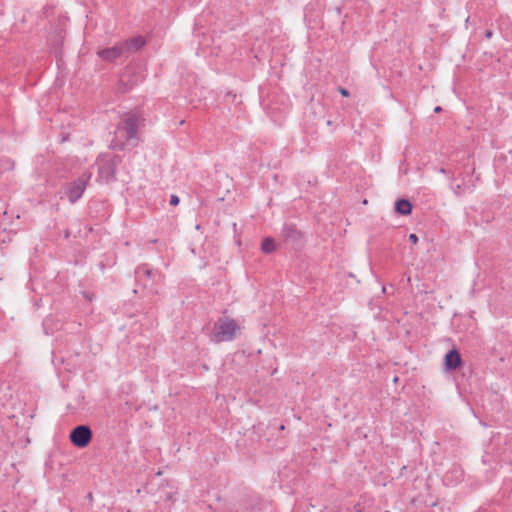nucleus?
<instances>
[{"label": "nucleus", "instance_id": "nucleus-17", "mask_svg": "<svg viewBox=\"0 0 512 512\" xmlns=\"http://www.w3.org/2000/svg\"><path fill=\"white\" fill-rule=\"evenodd\" d=\"M338 92H339L343 97H349V96H350V92H349L346 88L339 87V88H338Z\"/></svg>", "mask_w": 512, "mask_h": 512}, {"label": "nucleus", "instance_id": "nucleus-4", "mask_svg": "<svg viewBox=\"0 0 512 512\" xmlns=\"http://www.w3.org/2000/svg\"><path fill=\"white\" fill-rule=\"evenodd\" d=\"M122 156L109 153L100 154L97 158L98 177L106 183L116 179L118 166L122 163Z\"/></svg>", "mask_w": 512, "mask_h": 512}, {"label": "nucleus", "instance_id": "nucleus-9", "mask_svg": "<svg viewBox=\"0 0 512 512\" xmlns=\"http://www.w3.org/2000/svg\"><path fill=\"white\" fill-rule=\"evenodd\" d=\"M97 55L103 61H106V62H114L116 59L126 56L121 42L116 43L112 47L98 50Z\"/></svg>", "mask_w": 512, "mask_h": 512}, {"label": "nucleus", "instance_id": "nucleus-16", "mask_svg": "<svg viewBox=\"0 0 512 512\" xmlns=\"http://www.w3.org/2000/svg\"><path fill=\"white\" fill-rule=\"evenodd\" d=\"M354 512H369V511H366L365 507L362 504L357 503L354 505Z\"/></svg>", "mask_w": 512, "mask_h": 512}, {"label": "nucleus", "instance_id": "nucleus-10", "mask_svg": "<svg viewBox=\"0 0 512 512\" xmlns=\"http://www.w3.org/2000/svg\"><path fill=\"white\" fill-rule=\"evenodd\" d=\"M463 364L460 352L453 348L449 350L444 356V367L446 371L452 372L459 369Z\"/></svg>", "mask_w": 512, "mask_h": 512}, {"label": "nucleus", "instance_id": "nucleus-22", "mask_svg": "<svg viewBox=\"0 0 512 512\" xmlns=\"http://www.w3.org/2000/svg\"><path fill=\"white\" fill-rule=\"evenodd\" d=\"M284 428H285V426H284V425H281V426H280V430H283Z\"/></svg>", "mask_w": 512, "mask_h": 512}, {"label": "nucleus", "instance_id": "nucleus-14", "mask_svg": "<svg viewBox=\"0 0 512 512\" xmlns=\"http://www.w3.org/2000/svg\"><path fill=\"white\" fill-rule=\"evenodd\" d=\"M276 250V243L272 237H266L261 243V251L264 254H271Z\"/></svg>", "mask_w": 512, "mask_h": 512}, {"label": "nucleus", "instance_id": "nucleus-15", "mask_svg": "<svg viewBox=\"0 0 512 512\" xmlns=\"http://www.w3.org/2000/svg\"><path fill=\"white\" fill-rule=\"evenodd\" d=\"M179 202H180V199L177 195H175V194L171 195L170 201H169L170 205L176 206L179 204Z\"/></svg>", "mask_w": 512, "mask_h": 512}, {"label": "nucleus", "instance_id": "nucleus-13", "mask_svg": "<svg viewBox=\"0 0 512 512\" xmlns=\"http://www.w3.org/2000/svg\"><path fill=\"white\" fill-rule=\"evenodd\" d=\"M394 210L399 215L408 216L412 213L413 204L406 198H400L396 200Z\"/></svg>", "mask_w": 512, "mask_h": 512}, {"label": "nucleus", "instance_id": "nucleus-5", "mask_svg": "<svg viewBox=\"0 0 512 512\" xmlns=\"http://www.w3.org/2000/svg\"><path fill=\"white\" fill-rule=\"evenodd\" d=\"M144 79L143 72L140 67L136 65H127L119 76L117 84V92L125 94L131 91Z\"/></svg>", "mask_w": 512, "mask_h": 512}, {"label": "nucleus", "instance_id": "nucleus-7", "mask_svg": "<svg viewBox=\"0 0 512 512\" xmlns=\"http://www.w3.org/2000/svg\"><path fill=\"white\" fill-rule=\"evenodd\" d=\"M93 431L87 424L74 427L69 434V440L73 446L79 449L86 448L92 441Z\"/></svg>", "mask_w": 512, "mask_h": 512}, {"label": "nucleus", "instance_id": "nucleus-3", "mask_svg": "<svg viewBox=\"0 0 512 512\" xmlns=\"http://www.w3.org/2000/svg\"><path fill=\"white\" fill-rule=\"evenodd\" d=\"M135 278L139 285L152 295L158 294V286L163 276L157 269L150 268L148 264H141L135 269Z\"/></svg>", "mask_w": 512, "mask_h": 512}, {"label": "nucleus", "instance_id": "nucleus-12", "mask_svg": "<svg viewBox=\"0 0 512 512\" xmlns=\"http://www.w3.org/2000/svg\"><path fill=\"white\" fill-rule=\"evenodd\" d=\"M121 44L127 57L130 53L137 52L142 49L146 45V40L143 36L138 35L125 41H121Z\"/></svg>", "mask_w": 512, "mask_h": 512}, {"label": "nucleus", "instance_id": "nucleus-20", "mask_svg": "<svg viewBox=\"0 0 512 512\" xmlns=\"http://www.w3.org/2000/svg\"><path fill=\"white\" fill-rule=\"evenodd\" d=\"M441 111H442V107H441V106H436V107L434 108V112H435V113H440Z\"/></svg>", "mask_w": 512, "mask_h": 512}, {"label": "nucleus", "instance_id": "nucleus-19", "mask_svg": "<svg viewBox=\"0 0 512 512\" xmlns=\"http://www.w3.org/2000/svg\"><path fill=\"white\" fill-rule=\"evenodd\" d=\"M484 36L485 38L487 39H491L493 37V31L491 29H487L485 32H484Z\"/></svg>", "mask_w": 512, "mask_h": 512}, {"label": "nucleus", "instance_id": "nucleus-18", "mask_svg": "<svg viewBox=\"0 0 512 512\" xmlns=\"http://www.w3.org/2000/svg\"><path fill=\"white\" fill-rule=\"evenodd\" d=\"M409 241H410L411 243H413V244H417V243H418V241H419V238H418V236H417L416 234L411 233V234L409 235Z\"/></svg>", "mask_w": 512, "mask_h": 512}, {"label": "nucleus", "instance_id": "nucleus-6", "mask_svg": "<svg viewBox=\"0 0 512 512\" xmlns=\"http://www.w3.org/2000/svg\"><path fill=\"white\" fill-rule=\"evenodd\" d=\"M92 174L85 172L77 179L63 185L64 194L71 204H75L85 192Z\"/></svg>", "mask_w": 512, "mask_h": 512}, {"label": "nucleus", "instance_id": "nucleus-8", "mask_svg": "<svg viewBox=\"0 0 512 512\" xmlns=\"http://www.w3.org/2000/svg\"><path fill=\"white\" fill-rule=\"evenodd\" d=\"M281 235L284 241L294 248L302 245L303 242V234L300 230L297 229L296 225L285 223L283 225Z\"/></svg>", "mask_w": 512, "mask_h": 512}, {"label": "nucleus", "instance_id": "nucleus-11", "mask_svg": "<svg viewBox=\"0 0 512 512\" xmlns=\"http://www.w3.org/2000/svg\"><path fill=\"white\" fill-rule=\"evenodd\" d=\"M450 179L452 181H454L453 175H451ZM474 186L475 185H474L471 177H468V179H466V177H462L461 183L454 184L453 182H451V184H450V188L452 189L453 193L457 197H460L466 193L472 192L474 189Z\"/></svg>", "mask_w": 512, "mask_h": 512}, {"label": "nucleus", "instance_id": "nucleus-21", "mask_svg": "<svg viewBox=\"0 0 512 512\" xmlns=\"http://www.w3.org/2000/svg\"><path fill=\"white\" fill-rule=\"evenodd\" d=\"M440 172L443 174H449V175L451 174V172L449 170H446L445 168H441Z\"/></svg>", "mask_w": 512, "mask_h": 512}, {"label": "nucleus", "instance_id": "nucleus-1", "mask_svg": "<svg viewBox=\"0 0 512 512\" xmlns=\"http://www.w3.org/2000/svg\"><path fill=\"white\" fill-rule=\"evenodd\" d=\"M140 116L130 114L122 119L115 132V137L109 147L113 150H130L139 144L138 128Z\"/></svg>", "mask_w": 512, "mask_h": 512}, {"label": "nucleus", "instance_id": "nucleus-2", "mask_svg": "<svg viewBox=\"0 0 512 512\" xmlns=\"http://www.w3.org/2000/svg\"><path fill=\"white\" fill-rule=\"evenodd\" d=\"M240 331V326L230 317H219L213 324L212 330L209 333V339L213 343L230 342L233 341Z\"/></svg>", "mask_w": 512, "mask_h": 512}]
</instances>
